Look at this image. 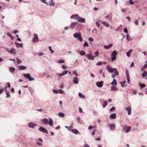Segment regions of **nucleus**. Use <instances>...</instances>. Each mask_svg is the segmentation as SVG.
I'll list each match as a JSON object with an SVG mask.
<instances>
[{
	"label": "nucleus",
	"mask_w": 147,
	"mask_h": 147,
	"mask_svg": "<svg viewBox=\"0 0 147 147\" xmlns=\"http://www.w3.org/2000/svg\"><path fill=\"white\" fill-rule=\"evenodd\" d=\"M70 18L71 19L75 18L80 23H84L85 22V19L84 18L80 17L77 14L72 15L71 16Z\"/></svg>",
	"instance_id": "nucleus-1"
},
{
	"label": "nucleus",
	"mask_w": 147,
	"mask_h": 147,
	"mask_svg": "<svg viewBox=\"0 0 147 147\" xmlns=\"http://www.w3.org/2000/svg\"><path fill=\"white\" fill-rule=\"evenodd\" d=\"M49 120L47 118H45L42 120V121L43 122V123L44 124L47 125L49 124L50 126H52L53 125V121L52 119L50 118H49Z\"/></svg>",
	"instance_id": "nucleus-2"
},
{
	"label": "nucleus",
	"mask_w": 147,
	"mask_h": 147,
	"mask_svg": "<svg viewBox=\"0 0 147 147\" xmlns=\"http://www.w3.org/2000/svg\"><path fill=\"white\" fill-rule=\"evenodd\" d=\"M73 36L76 38L79 41L81 42L82 40V38L81 37V34L79 32H76L74 34Z\"/></svg>",
	"instance_id": "nucleus-3"
},
{
	"label": "nucleus",
	"mask_w": 147,
	"mask_h": 147,
	"mask_svg": "<svg viewBox=\"0 0 147 147\" xmlns=\"http://www.w3.org/2000/svg\"><path fill=\"white\" fill-rule=\"evenodd\" d=\"M117 54V53L116 51H113V53L111 54V55L112 57L111 58V60L112 61H114L116 59V55Z\"/></svg>",
	"instance_id": "nucleus-4"
},
{
	"label": "nucleus",
	"mask_w": 147,
	"mask_h": 147,
	"mask_svg": "<svg viewBox=\"0 0 147 147\" xmlns=\"http://www.w3.org/2000/svg\"><path fill=\"white\" fill-rule=\"evenodd\" d=\"M23 76L26 78L28 79L30 81L34 80V79L33 78L31 77L29 74H23Z\"/></svg>",
	"instance_id": "nucleus-5"
},
{
	"label": "nucleus",
	"mask_w": 147,
	"mask_h": 147,
	"mask_svg": "<svg viewBox=\"0 0 147 147\" xmlns=\"http://www.w3.org/2000/svg\"><path fill=\"white\" fill-rule=\"evenodd\" d=\"M86 57L88 59L90 60H93L94 59V57L91 54H87L86 55Z\"/></svg>",
	"instance_id": "nucleus-6"
},
{
	"label": "nucleus",
	"mask_w": 147,
	"mask_h": 147,
	"mask_svg": "<svg viewBox=\"0 0 147 147\" xmlns=\"http://www.w3.org/2000/svg\"><path fill=\"white\" fill-rule=\"evenodd\" d=\"M34 37L32 41L34 42H36L39 40L38 36L36 34H34Z\"/></svg>",
	"instance_id": "nucleus-7"
},
{
	"label": "nucleus",
	"mask_w": 147,
	"mask_h": 147,
	"mask_svg": "<svg viewBox=\"0 0 147 147\" xmlns=\"http://www.w3.org/2000/svg\"><path fill=\"white\" fill-rule=\"evenodd\" d=\"M103 82H96V85L99 87H101L103 85Z\"/></svg>",
	"instance_id": "nucleus-8"
},
{
	"label": "nucleus",
	"mask_w": 147,
	"mask_h": 147,
	"mask_svg": "<svg viewBox=\"0 0 147 147\" xmlns=\"http://www.w3.org/2000/svg\"><path fill=\"white\" fill-rule=\"evenodd\" d=\"M38 130L43 133H48L47 130L41 127H40V128L38 129Z\"/></svg>",
	"instance_id": "nucleus-9"
},
{
	"label": "nucleus",
	"mask_w": 147,
	"mask_h": 147,
	"mask_svg": "<svg viewBox=\"0 0 147 147\" xmlns=\"http://www.w3.org/2000/svg\"><path fill=\"white\" fill-rule=\"evenodd\" d=\"M53 92L55 94L60 93L62 94L63 93V91L61 89L57 90H53Z\"/></svg>",
	"instance_id": "nucleus-10"
},
{
	"label": "nucleus",
	"mask_w": 147,
	"mask_h": 147,
	"mask_svg": "<svg viewBox=\"0 0 147 147\" xmlns=\"http://www.w3.org/2000/svg\"><path fill=\"white\" fill-rule=\"evenodd\" d=\"M106 68L107 69L110 73H112L114 71L113 68L112 69L109 65H107L106 66Z\"/></svg>",
	"instance_id": "nucleus-11"
},
{
	"label": "nucleus",
	"mask_w": 147,
	"mask_h": 147,
	"mask_svg": "<svg viewBox=\"0 0 147 147\" xmlns=\"http://www.w3.org/2000/svg\"><path fill=\"white\" fill-rule=\"evenodd\" d=\"M123 129L126 130L125 132H127L131 130V127L130 126H125Z\"/></svg>",
	"instance_id": "nucleus-12"
},
{
	"label": "nucleus",
	"mask_w": 147,
	"mask_h": 147,
	"mask_svg": "<svg viewBox=\"0 0 147 147\" xmlns=\"http://www.w3.org/2000/svg\"><path fill=\"white\" fill-rule=\"evenodd\" d=\"M77 24L78 23L77 22H74L71 23L70 26V28H74Z\"/></svg>",
	"instance_id": "nucleus-13"
},
{
	"label": "nucleus",
	"mask_w": 147,
	"mask_h": 147,
	"mask_svg": "<svg viewBox=\"0 0 147 147\" xmlns=\"http://www.w3.org/2000/svg\"><path fill=\"white\" fill-rule=\"evenodd\" d=\"M15 45H16V47L18 48H19V47H20L22 48L23 47V45L21 43L20 44L18 42H16L15 43Z\"/></svg>",
	"instance_id": "nucleus-14"
},
{
	"label": "nucleus",
	"mask_w": 147,
	"mask_h": 147,
	"mask_svg": "<svg viewBox=\"0 0 147 147\" xmlns=\"http://www.w3.org/2000/svg\"><path fill=\"white\" fill-rule=\"evenodd\" d=\"M128 112V115H130L131 113V107H129L126 108Z\"/></svg>",
	"instance_id": "nucleus-15"
},
{
	"label": "nucleus",
	"mask_w": 147,
	"mask_h": 147,
	"mask_svg": "<svg viewBox=\"0 0 147 147\" xmlns=\"http://www.w3.org/2000/svg\"><path fill=\"white\" fill-rule=\"evenodd\" d=\"M11 54H16L15 49L12 47L10 51H8Z\"/></svg>",
	"instance_id": "nucleus-16"
},
{
	"label": "nucleus",
	"mask_w": 147,
	"mask_h": 147,
	"mask_svg": "<svg viewBox=\"0 0 147 147\" xmlns=\"http://www.w3.org/2000/svg\"><path fill=\"white\" fill-rule=\"evenodd\" d=\"M111 84L113 87H115L117 85V82L116 80L115 79H113V81L111 83Z\"/></svg>",
	"instance_id": "nucleus-17"
},
{
	"label": "nucleus",
	"mask_w": 147,
	"mask_h": 147,
	"mask_svg": "<svg viewBox=\"0 0 147 147\" xmlns=\"http://www.w3.org/2000/svg\"><path fill=\"white\" fill-rule=\"evenodd\" d=\"M126 75L128 83H129L130 82V78L129 76V74L128 71H127L126 72Z\"/></svg>",
	"instance_id": "nucleus-18"
},
{
	"label": "nucleus",
	"mask_w": 147,
	"mask_h": 147,
	"mask_svg": "<svg viewBox=\"0 0 147 147\" xmlns=\"http://www.w3.org/2000/svg\"><path fill=\"white\" fill-rule=\"evenodd\" d=\"M28 126L29 127L33 128L34 127L37 125L36 124H33L32 123H29L28 124Z\"/></svg>",
	"instance_id": "nucleus-19"
},
{
	"label": "nucleus",
	"mask_w": 147,
	"mask_h": 147,
	"mask_svg": "<svg viewBox=\"0 0 147 147\" xmlns=\"http://www.w3.org/2000/svg\"><path fill=\"white\" fill-rule=\"evenodd\" d=\"M109 126L110 127V129L112 130H114L115 127V125L113 124H111L109 125Z\"/></svg>",
	"instance_id": "nucleus-20"
},
{
	"label": "nucleus",
	"mask_w": 147,
	"mask_h": 147,
	"mask_svg": "<svg viewBox=\"0 0 147 147\" xmlns=\"http://www.w3.org/2000/svg\"><path fill=\"white\" fill-rule=\"evenodd\" d=\"M74 83L75 84H77L78 83V79L77 77H74L73 80Z\"/></svg>",
	"instance_id": "nucleus-21"
},
{
	"label": "nucleus",
	"mask_w": 147,
	"mask_h": 147,
	"mask_svg": "<svg viewBox=\"0 0 147 147\" xmlns=\"http://www.w3.org/2000/svg\"><path fill=\"white\" fill-rule=\"evenodd\" d=\"M102 24L107 27H108L109 26V24L106 22L103 21Z\"/></svg>",
	"instance_id": "nucleus-22"
},
{
	"label": "nucleus",
	"mask_w": 147,
	"mask_h": 147,
	"mask_svg": "<svg viewBox=\"0 0 147 147\" xmlns=\"http://www.w3.org/2000/svg\"><path fill=\"white\" fill-rule=\"evenodd\" d=\"M19 69L20 70H24L26 68V67L24 66H20L18 67Z\"/></svg>",
	"instance_id": "nucleus-23"
},
{
	"label": "nucleus",
	"mask_w": 147,
	"mask_h": 147,
	"mask_svg": "<svg viewBox=\"0 0 147 147\" xmlns=\"http://www.w3.org/2000/svg\"><path fill=\"white\" fill-rule=\"evenodd\" d=\"M133 51L132 49H130L127 52L126 55L128 57H129L130 55V53Z\"/></svg>",
	"instance_id": "nucleus-24"
},
{
	"label": "nucleus",
	"mask_w": 147,
	"mask_h": 147,
	"mask_svg": "<svg viewBox=\"0 0 147 147\" xmlns=\"http://www.w3.org/2000/svg\"><path fill=\"white\" fill-rule=\"evenodd\" d=\"M113 72L115 73V75H117L119 74L118 71L116 68H113Z\"/></svg>",
	"instance_id": "nucleus-25"
},
{
	"label": "nucleus",
	"mask_w": 147,
	"mask_h": 147,
	"mask_svg": "<svg viewBox=\"0 0 147 147\" xmlns=\"http://www.w3.org/2000/svg\"><path fill=\"white\" fill-rule=\"evenodd\" d=\"M112 45H113L111 44L107 46H105L104 47L105 49H108L110 48L112 46Z\"/></svg>",
	"instance_id": "nucleus-26"
},
{
	"label": "nucleus",
	"mask_w": 147,
	"mask_h": 147,
	"mask_svg": "<svg viewBox=\"0 0 147 147\" xmlns=\"http://www.w3.org/2000/svg\"><path fill=\"white\" fill-rule=\"evenodd\" d=\"M110 117L112 119H115L116 118V114L113 113L110 115Z\"/></svg>",
	"instance_id": "nucleus-27"
},
{
	"label": "nucleus",
	"mask_w": 147,
	"mask_h": 147,
	"mask_svg": "<svg viewBox=\"0 0 147 147\" xmlns=\"http://www.w3.org/2000/svg\"><path fill=\"white\" fill-rule=\"evenodd\" d=\"M72 132L75 134H77L78 133V130L76 129H73L71 130Z\"/></svg>",
	"instance_id": "nucleus-28"
},
{
	"label": "nucleus",
	"mask_w": 147,
	"mask_h": 147,
	"mask_svg": "<svg viewBox=\"0 0 147 147\" xmlns=\"http://www.w3.org/2000/svg\"><path fill=\"white\" fill-rule=\"evenodd\" d=\"M142 76L144 77H146L147 76V72L146 71H144L142 74Z\"/></svg>",
	"instance_id": "nucleus-29"
},
{
	"label": "nucleus",
	"mask_w": 147,
	"mask_h": 147,
	"mask_svg": "<svg viewBox=\"0 0 147 147\" xmlns=\"http://www.w3.org/2000/svg\"><path fill=\"white\" fill-rule=\"evenodd\" d=\"M147 67V65L145 64L141 69L142 71H143Z\"/></svg>",
	"instance_id": "nucleus-30"
},
{
	"label": "nucleus",
	"mask_w": 147,
	"mask_h": 147,
	"mask_svg": "<svg viewBox=\"0 0 147 147\" xmlns=\"http://www.w3.org/2000/svg\"><path fill=\"white\" fill-rule=\"evenodd\" d=\"M79 96L80 97L83 98H85V96L80 92L79 93Z\"/></svg>",
	"instance_id": "nucleus-31"
},
{
	"label": "nucleus",
	"mask_w": 147,
	"mask_h": 147,
	"mask_svg": "<svg viewBox=\"0 0 147 147\" xmlns=\"http://www.w3.org/2000/svg\"><path fill=\"white\" fill-rule=\"evenodd\" d=\"M49 3L50 5L54 6L55 3L52 0H51V1L49 2Z\"/></svg>",
	"instance_id": "nucleus-32"
},
{
	"label": "nucleus",
	"mask_w": 147,
	"mask_h": 147,
	"mask_svg": "<svg viewBox=\"0 0 147 147\" xmlns=\"http://www.w3.org/2000/svg\"><path fill=\"white\" fill-rule=\"evenodd\" d=\"M58 115L59 116L61 117H63L65 116V115L62 113H59Z\"/></svg>",
	"instance_id": "nucleus-33"
},
{
	"label": "nucleus",
	"mask_w": 147,
	"mask_h": 147,
	"mask_svg": "<svg viewBox=\"0 0 147 147\" xmlns=\"http://www.w3.org/2000/svg\"><path fill=\"white\" fill-rule=\"evenodd\" d=\"M139 85L140 87H141L142 88L146 86L145 84H141L140 83H139Z\"/></svg>",
	"instance_id": "nucleus-34"
},
{
	"label": "nucleus",
	"mask_w": 147,
	"mask_h": 147,
	"mask_svg": "<svg viewBox=\"0 0 147 147\" xmlns=\"http://www.w3.org/2000/svg\"><path fill=\"white\" fill-rule=\"evenodd\" d=\"M9 70L10 71H11L12 72H13L15 70V69L13 67H10L9 68Z\"/></svg>",
	"instance_id": "nucleus-35"
},
{
	"label": "nucleus",
	"mask_w": 147,
	"mask_h": 147,
	"mask_svg": "<svg viewBox=\"0 0 147 147\" xmlns=\"http://www.w3.org/2000/svg\"><path fill=\"white\" fill-rule=\"evenodd\" d=\"M107 104V102L106 101H105L104 102L102 105L103 108H104L106 106Z\"/></svg>",
	"instance_id": "nucleus-36"
},
{
	"label": "nucleus",
	"mask_w": 147,
	"mask_h": 147,
	"mask_svg": "<svg viewBox=\"0 0 147 147\" xmlns=\"http://www.w3.org/2000/svg\"><path fill=\"white\" fill-rule=\"evenodd\" d=\"M7 35L9 36L11 38V40H12L13 39V37L9 33H7Z\"/></svg>",
	"instance_id": "nucleus-37"
},
{
	"label": "nucleus",
	"mask_w": 147,
	"mask_h": 147,
	"mask_svg": "<svg viewBox=\"0 0 147 147\" xmlns=\"http://www.w3.org/2000/svg\"><path fill=\"white\" fill-rule=\"evenodd\" d=\"M117 90V88H115V87H113L111 88L110 90L111 91L113 90L114 91H115Z\"/></svg>",
	"instance_id": "nucleus-38"
},
{
	"label": "nucleus",
	"mask_w": 147,
	"mask_h": 147,
	"mask_svg": "<svg viewBox=\"0 0 147 147\" xmlns=\"http://www.w3.org/2000/svg\"><path fill=\"white\" fill-rule=\"evenodd\" d=\"M79 53L82 55H84L85 54V51H81Z\"/></svg>",
	"instance_id": "nucleus-39"
},
{
	"label": "nucleus",
	"mask_w": 147,
	"mask_h": 147,
	"mask_svg": "<svg viewBox=\"0 0 147 147\" xmlns=\"http://www.w3.org/2000/svg\"><path fill=\"white\" fill-rule=\"evenodd\" d=\"M6 98H8L10 96V93L9 91L7 92L6 93Z\"/></svg>",
	"instance_id": "nucleus-40"
},
{
	"label": "nucleus",
	"mask_w": 147,
	"mask_h": 147,
	"mask_svg": "<svg viewBox=\"0 0 147 147\" xmlns=\"http://www.w3.org/2000/svg\"><path fill=\"white\" fill-rule=\"evenodd\" d=\"M94 54L95 55V57H96L98 56L99 53L97 51H96L95 52Z\"/></svg>",
	"instance_id": "nucleus-41"
},
{
	"label": "nucleus",
	"mask_w": 147,
	"mask_h": 147,
	"mask_svg": "<svg viewBox=\"0 0 147 147\" xmlns=\"http://www.w3.org/2000/svg\"><path fill=\"white\" fill-rule=\"evenodd\" d=\"M16 59H17L18 64H19L20 63L22 62V61L18 58H16Z\"/></svg>",
	"instance_id": "nucleus-42"
},
{
	"label": "nucleus",
	"mask_w": 147,
	"mask_h": 147,
	"mask_svg": "<svg viewBox=\"0 0 147 147\" xmlns=\"http://www.w3.org/2000/svg\"><path fill=\"white\" fill-rule=\"evenodd\" d=\"M126 82H120V84H121V86L123 87H124V86L125 84V83Z\"/></svg>",
	"instance_id": "nucleus-43"
},
{
	"label": "nucleus",
	"mask_w": 147,
	"mask_h": 147,
	"mask_svg": "<svg viewBox=\"0 0 147 147\" xmlns=\"http://www.w3.org/2000/svg\"><path fill=\"white\" fill-rule=\"evenodd\" d=\"M126 38L128 40H130V37L129 34H127Z\"/></svg>",
	"instance_id": "nucleus-44"
},
{
	"label": "nucleus",
	"mask_w": 147,
	"mask_h": 147,
	"mask_svg": "<svg viewBox=\"0 0 147 147\" xmlns=\"http://www.w3.org/2000/svg\"><path fill=\"white\" fill-rule=\"evenodd\" d=\"M134 23L136 25H138V21L137 20H136L134 21Z\"/></svg>",
	"instance_id": "nucleus-45"
},
{
	"label": "nucleus",
	"mask_w": 147,
	"mask_h": 147,
	"mask_svg": "<svg viewBox=\"0 0 147 147\" xmlns=\"http://www.w3.org/2000/svg\"><path fill=\"white\" fill-rule=\"evenodd\" d=\"M58 62L60 63H63L65 62L63 60H59Z\"/></svg>",
	"instance_id": "nucleus-46"
},
{
	"label": "nucleus",
	"mask_w": 147,
	"mask_h": 147,
	"mask_svg": "<svg viewBox=\"0 0 147 147\" xmlns=\"http://www.w3.org/2000/svg\"><path fill=\"white\" fill-rule=\"evenodd\" d=\"M102 64V63L100 61H99L96 63V65H101Z\"/></svg>",
	"instance_id": "nucleus-47"
},
{
	"label": "nucleus",
	"mask_w": 147,
	"mask_h": 147,
	"mask_svg": "<svg viewBox=\"0 0 147 147\" xmlns=\"http://www.w3.org/2000/svg\"><path fill=\"white\" fill-rule=\"evenodd\" d=\"M68 72V71L67 70H65V71H64L63 72V74L65 75Z\"/></svg>",
	"instance_id": "nucleus-48"
},
{
	"label": "nucleus",
	"mask_w": 147,
	"mask_h": 147,
	"mask_svg": "<svg viewBox=\"0 0 147 147\" xmlns=\"http://www.w3.org/2000/svg\"><path fill=\"white\" fill-rule=\"evenodd\" d=\"M89 46V45L86 42H85L84 44V47H88Z\"/></svg>",
	"instance_id": "nucleus-49"
},
{
	"label": "nucleus",
	"mask_w": 147,
	"mask_h": 147,
	"mask_svg": "<svg viewBox=\"0 0 147 147\" xmlns=\"http://www.w3.org/2000/svg\"><path fill=\"white\" fill-rule=\"evenodd\" d=\"M123 31L125 33H128V30L126 28H125L124 29Z\"/></svg>",
	"instance_id": "nucleus-50"
},
{
	"label": "nucleus",
	"mask_w": 147,
	"mask_h": 147,
	"mask_svg": "<svg viewBox=\"0 0 147 147\" xmlns=\"http://www.w3.org/2000/svg\"><path fill=\"white\" fill-rule=\"evenodd\" d=\"M49 50L51 51V53H53L54 52V51H53L51 49V47H49Z\"/></svg>",
	"instance_id": "nucleus-51"
},
{
	"label": "nucleus",
	"mask_w": 147,
	"mask_h": 147,
	"mask_svg": "<svg viewBox=\"0 0 147 147\" xmlns=\"http://www.w3.org/2000/svg\"><path fill=\"white\" fill-rule=\"evenodd\" d=\"M41 1L43 3L46 4L47 5H48V3H47V2L46 1V0H41Z\"/></svg>",
	"instance_id": "nucleus-52"
},
{
	"label": "nucleus",
	"mask_w": 147,
	"mask_h": 147,
	"mask_svg": "<svg viewBox=\"0 0 147 147\" xmlns=\"http://www.w3.org/2000/svg\"><path fill=\"white\" fill-rule=\"evenodd\" d=\"M96 24L98 26V27H99L100 26V24H99V22H98L97 21L96 22Z\"/></svg>",
	"instance_id": "nucleus-53"
},
{
	"label": "nucleus",
	"mask_w": 147,
	"mask_h": 147,
	"mask_svg": "<svg viewBox=\"0 0 147 147\" xmlns=\"http://www.w3.org/2000/svg\"><path fill=\"white\" fill-rule=\"evenodd\" d=\"M74 74H75V75L77 76H78V75L76 72V71H74L73 72Z\"/></svg>",
	"instance_id": "nucleus-54"
},
{
	"label": "nucleus",
	"mask_w": 147,
	"mask_h": 147,
	"mask_svg": "<svg viewBox=\"0 0 147 147\" xmlns=\"http://www.w3.org/2000/svg\"><path fill=\"white\" fill-rule=\"evenodd\" d=\"M7 85L8 86L9 88H10V84L9 83V82H7Z\"/></svg>",
	"instance_id": "nucleus-55"
},
{
	"label": "nucleus",
	"mask_w": 147,
	"mask_h": 147,
	"mask_svg": "<svg viewBox=\"0 0 147 147\" xmlns=\"http://www.w3.org/2000/svg\"><path fill=\"white\" fill-rule=\"evenodd\" d=\"M126 9H125L123 8L122 9V11L123 13H125L126 12Z\"/></svg>",
	"instance_id": "nucleus-56"
},
{
	"label": "nucleus",
	"mask_w": 147,
	"mask_h": 147,
	"mask_svg": "<svg viewBox=\"0 0 147 147\" xmlns=\"http://www.w3.org/2000/svg\"><path fill=\"white\" fill-rule=\"evenodd\" d=\"M89 40L91 41H93L94 40L91 37L89 38Z\"/></svg>",
	"instance_id": "nucleus-57"
},
{
	"label": "nucleus",
	"mask_w": 147,
	"mask_h": 147,
	"mask_svg": "<svg viewBox=\"0 0 147 147\" xmlns=\"http://www.w3.org/2000/svg\"><path fill=\"white\" fill-rule=\"evenodd\" d=\"M62 68L64 69H66L67 68V67L66 66L64 65H62Z\"/></svg>",
	"instance_id": "nucleus-58"
},
{
	"label": "nucleus",
	"mask_w": 147,
	"mask_h": 147,
	"mask_svg": "<svg viewBox=\"0 0 147 147\" xmlns=\"http://www.w3.org/2000/svg\"><path fill=\"white\" fill-rule=\"evenodd\" d=\"M79 112L80 113H83V111H82V109L81 108H79Z\"/></svg>",
	"instance_id": "nucleus-59"
},
{
	"label": "nucleus",
	"mask_w": 147,
	"mask_h": 147,
	"mask_svg": "<svg viewBox=\"0 0 147 147\" xmlns=\"http://www.w3.org/2000/svg\"><path fill=\"white\" fill-rule=\"evenodd\" d=\"M129 4H134V2L132 1V0H130L129 1Z\"/></svg>",
	"instance_id": "nucleus-60"
},
{
	"label": "nucleus",
	"mask_w": 147,
	"mask_h": 147,
	"mask_svg": "<svg viewBox=\"0 0 147 147\" xmlns=\"http://www.w3.org/2000/svg\"><path fill=\"white\" fill-rule=\"evenodd\" d=\"M84 147H90V146L86 144H85L84 145Z\"/></svg>",
	"instance_id": "nucleus-61"
},
{
	"label": "nucleus",
	"mask_w": 147,
	"mask_h": 147,
	"mask_svg": "<svg viewBox=\"0 0 147 147\" xmlns=\"http://www.w3.org/2000/svg\"><path fill=\"white\" fill-rule=\"evenodd\" d=\"M115 109V107H113L110 110V111H111Z\"/></svg>",
	"instance_id": "nucleus-62"
},
{
	"label": "nucleus",
	"mask_w": 147,
	"mask_h": 147,
	"mask_svg": "<svg viewBox=\"0 0 147 147\" xmlns=\"http://www.w3.org/2000/svg\"><path fill=\"white\" fill-rule=\"evenodd\" d=\"M43 55V53H40L38 54V55L39 56H42Z\"/></svg>",
	"instance_id": "nucleus-63"
},
{
	"label": "nucleus",
	"mask_w": 147,
	"mask_h": 147,
	"mask_svg": "<svg viewBox=\"0 0 147 147\" xmlns=\"http://www.w3.org/2000/svg\"><path fill=\"white\" fill-rule=\"evenodd\" d=\"M18 32V31L17 30H15L13 32V33L14 34H16V33H17Z\"/></svg>",
	"instance_id": "nucleus-64"
}]
</instances>
